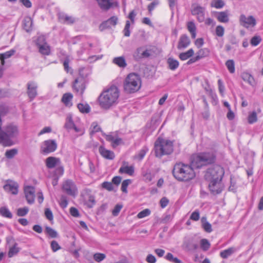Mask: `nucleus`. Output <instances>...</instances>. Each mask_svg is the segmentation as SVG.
<instances>
[{"label": "nucleus", "instance_id": "nucleus-25", "mask_svg": "<svg viewBox=\"0 0 263 263\" xmlns=\"http://www.w3.org/2000/svg\"><path fill=\"white\" fill-rule=\"evenodd\" d=\"M112 63L121 68H124L127 66L125 59L123 56L114 58Z\"/></svg>", "mask_w": 263, "mask_h": 263}, {"label": "nucleus", "instance_id": "nucleus-23", "mask_svg": "<svg viewBox=\"0 0 263 263\" xmlns=\"http://www.w3.org/2000/svg\"><path fill=\"white\" fill-rule=\"evenodd\" d=\"M101 155L105 159L112 160L115 158L113 152L106 149L104 147L101 146L99 149Z\"/></svg>", "mask_w": 263, "mask_h": 263}, {"label": "nucleus", "instance_id": "nucleus-61", "mask_svg": "<svg viewBox=\"0 0 263 263\" xmlns=\"http://www.w3.org/2000/svg\"><path fill=\"white\" fill-rule=\"evenodd\" d=\"M64 172V168L61 164H59V165L57 166L56 167V169L55 171V174L57 176H62Z\"/></svg>", "mask_w": 263, "mask_h": 263}, {"label": "nucleus", "instance_id": "nucleus-59", "mask_svg": "<svg viewBox=\"0 0 263 263\" xmlns=\"http://www.w3.org/2000/svg\"><path fill=\"white\" fill-rule=\"evenodd\" d=\"M28 208H19L17 211V214L18 216H24L28 213Z\"/></svg>", "mask_w": 263, "mask_h": 263}, {"label": "nucleus", "instance_id": "nucleus-14", "mask_svg": "<svg viewBox=\"0 0 263 263\" xmlns=\"http://www.w3.org/2000/svg\"><path fill=\"white\" fill-rule=\"evenodd\" d=\"M3 187L5 191L13 195H16L18 193V184L13 181L7 180Z\"/></svg>", "mask_w": 263, "mask_h": 263}, {"label": "nucleus", "instance_id": "nucleus-34", "mask_svg": "<svg viewBox=\"0 0 263 263\" xmlns=\"http://www.w3.org/2000/svg\"><path fill=\"white\" fill-rule=\"evenodd\" d=\"M45 232L52 238H57L59 236L58 232L49 227L45 228Z\"/></svg>", "mask_w": 263, "mask_h": 263}, {"label": "nucleus", "instance_id": "nucleus-4", "mask_svg": "<svg viewBox=\"0 0 263 263\" xmlns=\"http://www.w3.org/2000/svg\"><path fill=\"white\" fill-rule=\"evenodd\" d=\"M141 86V78L137 73H129L124 81V90L127 93H132L138 91Z\"/></svg>", "mask_w": 263, "mask_h": 263}, {"label": "nucleus", "instance_id": "nucleus-54", "mask_svg": "<svg viewBox=\"0 0 263 263\" xmlns=\"http://www.w3.org/2000/svg\"><path fill=\"white\" fill-rule=\"evenodd\" d=\"M130 26V23L129 21H126L125 27L123 30L124 35L125 36H129L130 34V32L129 30V28Z\"/></svg>", "mask_w": 263, "mask_h": 263}, {"label": "nucleus", "instance_id": "nucleus-57", "mask_svg": "<svg viewBox=\"0 0 263 263\" xmlns=\"http://www.w3.org/2000/svg\"><path fill=\"white\" fill-rule=\"evenodd\" d=\"M216 34L218 36L222 37L224 32V28L221 25H218L216 28Z\"/></svg>", "mask_w": 263, "mask_h": 263}, {"label": "nucleus", "instance_id": "nucleus-48", "mask_svg": "<svg viewBox=\"0 0 263 263\" xmlns=\"http://www.w3.org/2000/svg\"><path fill=\"white\" fill-rule=\"evenodd\" d=\"M209 54V50L206 49H201L196 53V57L199 58V60L206 57Z\"/></svg>", "mask_w": 263, "mask_h": 263}, {"label": "nucleus", "instance_id": "nucleus-42", "mask_svg": "<svg viewBox=\"0 0 263 263\" xmlns=\"http://www.w3.org/2000/svg\"><path fill=\"white\" fill-rule=\"evenodd\" d=\"M95 203V199L93 196L89 195L87 198H85V204L89 208H92Z\"/></svg>", "mask_w": 263, "mask_h": 263}, {"label": "nucleus", "instance_id": "nucleus-19", "mask_svg": "<svg viewBox=\"0 0 263 263\" xmlns=\"http://www.w3.org/2000/svg\"><path fill=\"white\" fill-rule=\"evenodd\" d=\"M73 88L77 92H80L81 95H82L85 89L84 80L83 78H80L76 79L73 84Z\"/></svg>", "mask_w": 263, "mask_h": 263}, {"label": "nucleus", "instance_id": "nucleus-41", "mask_svg": "<svg viewBox=\"0 0 263 263\" xmlns=\"http://www.w3.org/2000/svg\"><path fill=\"white\" fill-rule=\"evenodd\" d=\"M234 252V249L230 248L220 252V255L223 258H227L229 256L231 255Z\"/></svg>", "mask_w": 263, "mask_h": 263}, {"label": "nucleus", "instance_id": "nucleus-6", "mask_svg": "<svg viewBox=\"0 0 263 263\" xmlns=\"http://www.w3.org/2000/svg\"><path fill=\"white\" fill-rule=\"evenodd\" d=\"M155 151L156 157L169 155L173 151V142L159 138L155 143Z\"/></svg>", "mask_w": 263, "mask_h": 263}, {"label": "nucleus", "instance_id": "nucleus-22", "mask_svg": "<svg viewBox=\"0 0 263 263\" xmlns=\"http://www.w3.org/2000/svg\"><path fill=\"white\" fill-rule=\"evenodd\" d=\"M190 40L186 34L182 35L179 40L177 45L178 49H182L186 48L190 44Z\"/></svg>", "mask_w": 263, "mask_h": 263}, {"label": "nucleus", "instance_id": "nucleus-11", "mask_svg": "<svg viewBox=\"0 0 263 263\" xmlns=\"http://www.w3.org/2000/svg\"><path fill=\"white\" fill-rule=\"evenodd\" d=\"M210 181L209 187L212 193L213 194H218L221 192L223 189V185L221 183V180H211Z\"/></svg>", "mask_w": 263, "mask_h": 263}, {"label": "nucleus", "instance_id": "nucleus-5", "mask_svg": "<svg viewBox=\"0 0 263 263\" xmlns=\"http://www.w3.org/2000/svg\"><path fill=\"white\" fill-rule=\"evenodd\" d=\"M215 156L212 153H203L193 157L191 166L194 168H199L202 166L211 164L214 162Z\"/></svg>", "mask_w": 263, "mask_h": 263}, {"label": "nucleus", "instance_id": "nucleus-39", "mask_svg": "<svg viewBox=\"0 0 263 263\" xmlns=\"http://www.w3.org/2000/svg\"><path fill=\"white\" fill-rule=\"evenodd\" d=\"M77 106L79 111L82 113H88L90 110V107L87 104L79 103Z\"/></svg>", "mask_w": 263, "mask_h": 263}, {"label": "nucleus", "instance_id": "nucleus-28", "mask_svg": "<svg viewBox=\"0 0 263 263\" xmlns=\"http://www.w3.org/2000/svg\"><path fill=\"white\" fill-rule=\"evenodd\" d=\"M15 52V50L14 49H11L9 51H8L4 53L0 54V60L1 61V66H2L5 64V59L9 58L12 55L14 54Z\"/></svg>", "mask_w": 263, "mask_h": 263}, {"label": "nucleus", "instance_id": "nucleus-13", "mask_svg": "<svg viewBox=\"0 0 263 263\" xmlns=\"http://www.w3.org/2000/svg\"><path fill=\"white\" fill-rule=\"evenodd\" d=\"M25 197L29 204H33L34 202L35 188L32 186H26L24 187Z\"/></svg>", "mask_w": 263, "mask_h": 263}, {"label": "nucleus", "instance_id": "nucleus-46", "mask_svg": "<svg viewBox=\"0 0 263 263\" xmlns=\"http://www.w3.org/2000/svg\"><path fill=\"white\" fill-rule=\"evenodd\" d=\"M17 245H14L13 246H10L9 250L8 252V256L9 257H12L13 256L15 255L19 252V249L17 248Z\"/></svg>", "mask_w": 263, "mask_h": 263}, {"label": "nucleus", "instance_id": "nucleus-64", "mask_svg": "<svg viewBox=\"0 0 263 263\" xmlns=\"http://www.w3.org/2000/svg\"><path fill=\"white\" fill-rule=\"evenodd\" d=\"M199 212L198 210H196L195 211L192 213L190 216V219L194 221H197L199 220Z\"/></svg>", "mask_w": 263, "mask_h": 263}, {"label": "nucleus", "instance_id": "nucleus-24", "mask_svg": "<svg viewBox=\"0 0 263 263\" xmlns=\"http://www.w3.org/2000/svg\"><path fill=\"white\" fill-rule=\"evenodd\" d=\"M217 20L221 23H228L229 21L228 11L217 12L216 16Z\"/></svg>", "mask_w": 263, "mask_h": 263}, {"label": "nucleus", "instance_id": "nucleus-18", "mask_svg": "<svg viewBox=\"0 0 263 263\" xmlns=\"http://www.w3.org/2000/svg\"><path fill=\"white\" fill-rule=\"evenodd\" d=\"M118 18L116 16H113L108 19L107 21L102 23L99 28L101 30L110 28L111 26H115L118 22Z\"/></svg>", "mask_w": 263, "mask_h": 263}, {"label": "nucleus", "instance_id": "nucleus-43", "mask_svg": "<svg viewBox=\"0 0 263 263\" xmlns=\"http://www.w3.org/2000/svg\"><path fill=\"white\" fill-rule=\"evenodd\" d=\"M226 65L229 71L233 73L235 72V63L233 60H229L226 63Z\"/></svg>", "mask_w": 263, "mask_h": 263}, {"label": "nucleus", "instance_id": "nucleus-52", "mask_svg": "<svg viewBox=\"0 0 263 263\" xmlns=\"http://www.w3.org/2000/svg\"><path fill=\"white\" fill-rule=\"evenodd\" d=\"M131 182H132V181L130 179L124 180L122 182V184H121V191L124 193H127V186L130 183H131Z\"/></svg>", "mask_w": 263, "mask_h": 263}, {"label": "nucleus", "instance_id": "nucleus-58", "mask_svg": "<svg viewBox=\"0 0 263 263\" xmlns=\"http://www.w3.org/2000/svg\"><path fill=\"white\" fill-rule=\"evenodd\" d=\"M173 216L171 214H165L160 219V222L162 223H166L172 220Z\"/></svg>", "mask_w": 263, "mask_h": 263}, {"label": "nucleus", "instance_id": "nucleus-56", "mask_svg": "<svg viewBox=\"0 0 263 263\" xmlns=\"http://www.w3.org/2000/svg\"><path fill=\"white\" fill-rule=\"evenodd\" d=\"M150 214L151 211L148 209H146L139 212L138 214L137 217L139 218H143L148 216Z\"/></svg>", "mask_w": 263, "mask_h": 263}, {"label": "nucleus", "instance_id": "nucleus-40", "mask_svg": "<svg viewBox=\"0 0 263 263\" xmlns=\"http://www.w3.org/2000/svg\"><path fill=\"white\" fill-rule=\"evenodd\" d=\"M224 6V3L222 0H213L211 3V6L217 9L222 8Z\"/></svg>", "mask_w": 263, "mask_h": 263}, {"label": "nucleus", "instance_id": "nucleus-35", "mask_svg": "<svg viewBox=\"0 0 263 263\" xmlns=\"http://www.w3.org/2000/svg\"><path fill=\"white\" fill-rule=\"evenodd\" d=\"M74 125L71 115L68 114L66 117L65 127L67 129H71L74 127Z\"/></svg>", "mask_w": 263, "mask_h": 263}, {"label": "nucleus", "instance_id": "nucleus-3", "mask_svg": "<svg viewBox=\"0 0 263 263\" xmlns=\"http://www.w3.org/2000/svg\"><path fill=\"white\" fill-rule=\"evenodd\" d=\"M174 177L180 181H188L195 177V173L193 168L183 163H176L173 170Z\"/></svg>", "mask_w": 263, "mask_h": 263}, {"label": "nucleus", "instance_id": "nucleus-20", "mask_svg": "<svg viewBox=\"0 0 263 263\" xmlns=\"http://www.w3.org/2000/svg\"><path fill=\"white\" fill-rule=\"evenodd\" d=\"M46 166L48 168L51 169L61 164L60 159L54 157H49L45 160Z\"/></svg>", "mask_w": 263, "mask_h": 263}, {"label": "nucleus", "instance_id": "nucleus-29", "mask_svg": "<svg viewBox=\"0 0 263 263\" xmlns=\"http://www.w3.org/2000/svg\"><path fill=\"white\" fill-rule=\"evenodd\" d=\"M73 96L71 93H66L63 95L62 98V101L67 106H71L72 105L71 100Z\"/></svg>", "mask_w": 263, "mask_h": 263}, {"label": "nucleus", "instance_id": "nucleus-7", "mask_svg": "<svg viewBox=\"0 0 263 263\" xmlns=\"http://www.w3.org/2000/svg\"><path fill=\"white\" fill-rule=\"evenodd\" d=\"M224 173V170L222 167L218 165H215L208 169L204 177L206 180H222Z\"/></svg>", "mask_w": 263, "mask_h": 263}, {"label": "nucleus", "instance_id": "nucleus-9", "mask_svg": "<svg viewBox=\"0 0 263 263\" xmlns=\"http://www.w3.org/2000/svg\"><path fill=\"white\" fill-rule=\"evenodd\" d=\"M63 191L68 195L75 196L77 190L74 182L70 180L65 181L63 184Z\"/></svg>", "mask_w": 263, "mask_h": 263}, {"label": "nucleus", "instance_id": "nucleus-33", "mask_svg": "<svg viewBox=\"0 0 263 263\" xmlns=\"http://www.w3.org/2000/svg\"><path fill=\"white\" fill-rule=\"evenodd\" d=\"M187 27L188 30L190 31V32L191 34L192 37L193 39H195L196 36V27L195 26V25L193 22H189L187 23Z\"/></svg>", "mask_w": 263, "mask_h": 263}, {"label": "nucleus", "instance_id": "nucleus-62", "mask_svg": "<svg viewBox=\"0 0 263 263\" xmlns=\"http://www.w3.org/2000/svg\"><path fill=\"white\" fill-rule=\"evenodd\" d=\"M47 43L46 42L45 37L43 35H41L38 37L36 41V44L39 46L47 44Z\"/></svg>", "mask_w": 263, "mask_h": 263}, {"label": "nucleus", "instance_id": "nucleus-16", "mask_svg": "<svg viewBox=\"0 0 263 263\" xmlns=\"http://www.w3.org/2000/svg\"><path fill=\"white\" fill-rule=\"evenodd\" d=\"M104 136L107 141L111 142L113 147H116L122 143V139L119 138L116 133L104 134Z\"/></svg>", "mask_w": 263, "mask_h": 263}, {"label": "nucleus", "instance_id": "nucleus-60", "mask_svg": "<svg viewBox=\"0 0 263 263\" xmlns=\"http://www.w3.org/2000/svg\"><path fill=\"white\" fill-rule=\"evenodd\" d=\"M51 248L53 252H56L61 249L58 242L55 240H53L51 242Z\"/></svg>", "mask_w": 263, "mask_h": 263}, {"label": "nucleus", "instance_id": "nucleus-51", "mask_svg": "<svg viewBox=\"0 0 263 263\" xmlns=\"http://www.w3.org/2000/svg\"><path fill=\"white\" fill-rule=\"evenodd\" d=\"M200 246L204 251L208 250L210 246L209 241L206 239H202L200 241Z\"/></svg>", "mask_w": 263, "mask_h": 263}, {"label": "nucleus", "instance_id": "nucleus-12", "mask_svg": "<svg viewBox=\"0 0 263 263\" xmlns=\"http://www.w3.org/2000/svg\"><path fill=\"white\" fill-rule=\"evenodd\" d=\"M27 93L30 101L33 100L37 95V84L33 81H30L27 84Z\"/></svg>", "mask_w": 263, "mask_h": 263}, {"label": "nucleus", "instance_id": "nucleus-50", "mask_svg": "<svg viewBox=\"0 0 263 263\" xmlns=\"http://www.w3.org/2000/svg\"><path fill=\"white\" fill-rule=\"evenodd\" d=\"M106 258V255L104 253H96L93 255V259L97 262H101Z\"/></svg>", "mask_w": 263, "mask_h": 263}, {"label": "nucleus", "instance_id": "nucleus-15", "mask_svg": "<svg viewBox=\"0 0 263 263\" xmlns=\"http://www.w3.org/2000/svg\"><path fill=\"white\" fill-rule=\"evenodd\" d=\"M183 247L187 251H192L198 248V242L193 237L185 239L183 243Z\"/></svg>", "mask_w": 263, "mask_h": 263}, {"label": "nucleus", "instance_id": "nucleus-63", "mask_svg": "<svg viewBox=\"0 0 263 263\" xmlns=\"http://www.w3.org/2000/svg\"><path fill=\"white\" fill-rule=\"evenodd\" d=\"M122 208V205L120 204H117L112 211V214L114 216H117Z\"/></svg>", "mask_w": 263, "mask_h": 263}, {"label": "nucleus", "instance_id": "nucleus-21", "mask_svg": "<svg viewBox=\"0 0 263 263\" xmlns=\"http://www.w3.org/2000/svg\"><path fill=\"white\" fill-rule=\"evenodd\" d=\"M134 166H128L127 162H123L122 165L119 170V173L132 176L134 173Z\"/></svg>", "mask_w": 263, "mask_h": 263}, {"label": "nucleus", "instance_id": "nucleus-27", "mask_svg": "<svg viewBox=\"0 0 263 263\" xmlns=\"http://www.w3.org/2000/svg\"><path fill=\"white\" fill-rule=\"evenodd\" d=\"M32 20L30 17H25L23 21V27L24 30L27 32H29L32 30Z\"/></svg>", "mask_w": 263, "mask_h": 263}, {"label": "nucleus", "instance_id": "nucleus-55", "mask_svg": "<svg viewBox=\"0 0 263 263\" xmlns=\"http://www.w3.org/2000/svg\"><path fill=\"white\" fill-rule=\"evenodd\" d=\"M261 41V39L260 36H254L251 39L250 43L252 46H256L260 43Z\"/></svg>", "mask_w": 263, "mask_h": 263}, {"label": "nucleus", "instance_id": "nucleus-17", "mask_svg": "<svg viewBox=\"0 0 263 263\" xmlns=\"http://www.w3.org/2000/svg\"><path fill=\"white\" fill-rule=\"evenodd\" d=\"M204 11V8L196 6L192 9L191 12L193 15L197 16V20L199 22H203L205 20Z\"/></svg>", "mask_w": 263, "mask_h": 263}, {"label": "nucleus", "instance_id": "nucleus-2", "mask_svg": "<svg viewBox=\"0 0 263 263\" xmlns=\"http://www.w3.org/2000/svg\"><path fill=\"white\" fill-rule=\"evenodd\" d=\"M19 134L18 126L14 123H9L0 129V143L4 146H11L14 143L13 139Z\"/></svg>", "mask_w": 263, "mask_h": 263}, {"label": "nucleus", "instance_id": "nucleus-49", "mask_svg": "<svg viewBox=\"0 0 263 263\" xmlns=\"http://www.w3.org/2000/svg\"><path fill=\"white\" fill-rule=\"evenodd\" d=\"M257 120V114L255 111L250 113L248 117V121L249 124H253Z\"/></svg>", "mask_w": 263, "mask_h": 263}, {"label": "nucleus", "instance_id": "nucleus-1", "mask_svg": "<svg viewBox=\"0 0 263 263\" xmlns=\"http://www.w3.org/2000/svg\"><path fill=\"white\" fill-rule=\"evenodd\" d=\"M119 93V89L114 85L104 90L98 98L100 106L103 109H108L111 106L117 104Z\"/></svg>", "mask_w": 263, "mask_h": 263}, {"label": "nucleus", "instance_id": "nucleus-36", "mask_svg": "<svg viewBox=\"0 0 263 263\" xmlns=\"http://www.w3.org/2000/svg\"><path fill=\"white\" fill-rule=\"evenodd\" d=\"M194 53V50L193 49H190L188 51L185 52L181 53L179 54V58L182 60H186L189 58L192 57Z\"/></svg>", "mask_w": 263, "mask_h": 263}, {"label": "nucleus", "instance_id": "nucleus-26", "mask_svg": "<svg viewBox=\"0 0 263 263\" xmlns=\"http://www.w3.org/2000/svg\"><path fill=\"white\" fill-rule=\"evenodd\" d=\"M100 7L104 10L109 9L112 6V0H97Z\"/></svg>", "mask_w": 263, "mask_h": 263}, {"label": "nucleus", "instance_id": "nucleus-45", "mask_svg": "<svg viewBox=\"0 0 263 263\" xmlns=\"http://www.w3.org/2000/svg\"><path fill=\"white\" fill-rule=\"evenodd\" d=\"M143 49V47L138 48L133 53V57L135 60L138 61L142 59V52Z\"/></svg>", "mask_w": 263, "mask_h": 263}, {"label": "nucleus", "instance_id": "nucleus-47", "mask_svg": "<svg viewBox=\"0 0 263 263\" xmlns=\"http://www.w3.org/2000/svg\"><path fill=\"white\" fill-rule=\"evenodd\" d=\"M101 186L103 189L109 192L114 190V186L111 182L105 181L101 184Z\"/></svg>", "mask_w": 263, "mask_h": 263}, {"label": "nucleus", "instance_id": "nucleus-30", "mask_svg": "<svg viewBox=\"0 0 263 263\" xmlns=\"http://www.w3.org/2000/svg\"><path fill=\"white\" fill-rule=\"evenodd\" d=\"M241 77L244 81L248 82L250 85H253L254 84V79L249 73L247 72H242Z\"/></svg>", "mask_w": 263, "mask_h": 263}, {"label": "nucleus", "instance_id": "nucleus-37", "mask_svg": "<svg viewBox=\"0 0 263 263\" xmlns=\"http://www.w3.org/2000/svg\"><path fill=\"white\" fill-rule=\"evenodd\" d=\"M40 52L44 55H49L50 53V47L47 44H44L39 46Z\"/></svg>", "mask_w": 263, "mask_h": 263}, {"label": "nucleus", "instance_id": "nucleus-44", "mask_svg": "<svg viewBox=\"0 0 263 263\" xmlns=\"http://www.w3.org/2000/svg\"><path fill=\"white\" fill-rule=\"evenodd\" d=\"M17 149L16 148L11 149L6 151L5 155L7 158L12 159L17 154Z\"/></svg>", "mask_w": 263, "mask_h": 263}, {"label": "nucleus", "instance_id": "nucleus-8", "mask_svg": "<svg viewBox=\"0 0 263 263\" xmlns=\"http://www.w3.org/2000/svg\"><path fill=\"white\" fill-rule=\"evenodd\" d=\"M57 148V144L54 140H48L44 141L41 146V153L48 154L54 152Z\"/></svg>", "mask_w": 263, "mask_h": 263}, {"label": "nucleus", "instance_id": "nucleus-38", "mask_svg": "<svg viewBox=\"0 0 263 263\" xmlns=\"http://www.w3.org/2000/svg\"><path fill=\"white\" fill-rule=\"evenodd\" d=\"M0 215L8 218H11L12 217L11 213L9 209L5 206H3L0 208Z\"/></svg>", "mask_w": 263, "mask_h": 263}, {"label": "nucleus", "instance_id": "nucleus-53", "mask_svg": "<svg viewBox=\"0 0 263 263\" xmlns=\"http://www.w3.org/2000/svg\"><path fill=\"white\" fill-rule=\"evenodd\" d=\"M147 151V148L143 147L142 149H141L139 151L137 155L136 156V157L138 158L139 160H141L144 157Z\"/></svg>", "mask_w": 263, "mask_h": 263}, {"label": "nucleus", "instance_id": "nucleus-32", "mask_svg": "<svg viewBox=\"0 0 263 263\" xmlns=\"http://www.w3.org/2000/svg\"><path fill=\"white\" fill-rule=\"evenodd\" d=\"M167 62L169 68L172 70H175L179 66V62L173 58H169L167 59Z\"/></svg>", "mask_w": 263, "mask_h": 263}, {"label": "nucleus", "instance_id": "nucleus-10", "mask_svg": "<svg viewBox=\"0 0 263 263\" xmlns=\"http://www.w3.org/2000/svg\"><path fill=\"white\" fill-rule=\"evenodd\" d=\"M240 24L245 28L249 27H254L256 24L255 18L252 15L248 17L244 14H241L239 17Z\"/></svg>", "mask_w": 263, "mask_h": 263}, {"label": "nucleus", "instance_id": "nucleus-31", "mask_svg": "<svg viewBox=\"0 0 263 263\" xmlns=\"http://www.w3.org/2000/svg\"><path fill=\"white\" fill-rule=\"evenodd\" d=\"M201 226L204 230L210 233L212 231L211 224L207 221L205 217H202L201 219Z\"/></svg>", "mask_w": 263, "mask_h": 263}]
</instances>
